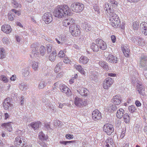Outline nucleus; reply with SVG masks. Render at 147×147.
<instances>
[{"label":"nucleus","mask_w":147,"mask_h":147,"mask_svg":"<svg viewBox=\"0 0 147 147\" xmlns=\"http://www.w3.org/2000/svg\"><path fill=\"white\" fill-rule=\"evenodd\" d=\"M70 9L66 5H59L53 11L55 17L61 18L65 16H69L71 13Z\"/></svg>","instance_id":"nucleus-1"},{"label":"nucleus","mask_w":147,"mask_h":147,"mask_svg":"<svg viewBox=\"0 0 147 147\" xmlns=\"http://www.w3.org/2000/svg\"><path fill=\"white\" fill-rule=\"evenodd\" d=\"M109 12H107V15L109 17V24L113 27H119L120 24L119 19L117 15L114 12L113 9H109Z\"/></svg>","instance_id":"nucleus-2"},{"label":"nucleus","mask_w":147,"mask_h":147,"mask_svg":"<svg viewBox=\"0 0 147 147\" xmlns=\"http://www.w3.org/2000/svg\"><path fill=\"white\" fill-rule=\"evenodd\" d=\"M79 28V26L74 23L70 25L69 27V31L71 35L74 36H79L80 34Z\"/></svg>","instance_id":"nucleus-3"},{"label":"nucleus","mask_w":147,"mask_h":147,"mask_svg":"<svg viewBox=\"0 0 147 147\" xmlns=\"http://www.w3.org/2000/svg\"><path fill=\"white\" fill-rule=\"evenodd\" d=\"M84 5L83 4L78 2H75L72 3L70 6V8L72 10L76 12H79L83 9Z\"/></svg>","instance_id":"nucleus-4"},{"label":"nucleus","mask_w":147,"mask_h":147,"mask_svg":"<svg viewBox=\"0 0 147 147\" xmlns=\"http://www.w3.org/2000/svg\"><path fill=\"white\" fill-rule=\"evenodd\" d=\"M26 140L22 136H18L15 138L14 144L17 147H22L26 143Z\"/></svg>","instance_id":"nucleus-5"},{"label":"nucleus","mask_w":147,"mask_h":147,"mask_svg":"<svg viewBox=\"0 0 147 147\" xmlns=\"http://www.w3.org/2000/svg\"><path fill=\"white\" fill-rule=\"evenodd\" d=\"M103 131L108 135H110L113 132L114 129L113 125L109 124H105L103 127Z\"/></svg>","instance_id":"nucleus-6"},{"label":"nucleus","mask_w":147,"mask_h":147,"mask_svg":"<svg viewBox=\"0 0 147 147\" xmlns=\"http://www.w3.org/2000/svg\"><path fill=\"white\" fill-rule=\"evenodd\" d=\"M10 99L9 97L6 98L4 100L3 104V107L5 110L12 109L13 107V105L10 103Z\"/></svg>","instance_id":"nucleus-7"},{"label":"nucleus","mask_w":147,"mask_h":147,"mask_svg":"<svg viewBox=\"0 0 147 147\" xmlns=\"http://www.w3.org/2000/svg\"><path fill=\"white\" fill-rule=\"evenodd\" d=\"M42 19L46 24H49L53 20L52 15L50 12L46 13L42 16Z\"/></svg>","instance_id":"nucleus-8"},{"label":"nucleus","mask_w":147,"mask_h":147,"mask_svg":"<svg viewBox=\"0 0 147 147\" xmlns=\"http://www.w3.org/2000/svg\"><path fill=\"white\" fill-rule=\"evenodd\" d=\"M95 42L98 45L99 48L101 50H105L107 48L106 43L102 39H96Z\"/></svg>","instance_id":"nucleus-9"},{"label":"nucleus","mask_w":147,"mask_h":147,"mask_svg":"<svg viewBox=\"0 0 147 147\" xmlns=\"http://www.w3.org/2000/svg\"><path fill=\"white\" fill-rule=\"evenodd\" d=\"M59 88L62 92L65 93L67 96H69L71 94L70 90L64 84H60Z\"/></svg>","instance_id":"nucleus-10"},{"label":"nucleus","mask_w":147,"mask_h":147,"mask_svg":"<svg viewBox=\"0 0 147 147\" xmlns=\"http://www.w3.org/2000/svg\"><path fill=\"white\" fill-rule=\"evenodd\" d=\"M32 51V54L30 55L31 57L34 58L35 57H36L38 56L39 54L38 52V48L34 44H32L31 45Z\"/></svg>","instance_id":"nucleus-11"},{"label":"nucleus","mask_w":147,"mask_h":147,"mask_svg":"<svg viewBox=\"0 0 147 147\" xmlns=\"http://www.w3.org/2000/svg\"><path fill=\"white\" fill-rule=\"evenodd\" d=\"M74 103L75 105L78 107L85 106L87 104L86 101L83 100L78 97H76L75 98Z\"/></svg>","instance_id":"nucleus-12"},{"label":"nucleus","mask_w":147,"mask_h":147,"mask_svg":"<svg viewBox=\"0 0 147 147\" xmlns=\"http://www.w3.org/2000/svg\"><path fill=\"white\" fill-rule=\"evenodd\" d=\"M113 83V80L111 78H107L104 82L103 87L105 89H107Z\"/></svg>","instance_id":"nucleus-13"},{"label":"nucleus","mask_w":147,"mask_h":147,"mask_svg":"<svg viewBox=\"0 0 147 147\" xmlns=\"http://www.w3.org/2000/svg\"><path fill=\"white\" fill-rule=\"evenodd\" d=\"M92 115L93 119L95 121L98 120L101 118V113L97 109L92 112Z\"/></svg>","instance_id":"nucleus-14"},{"label":"nucleus","mask_w":147,"mask_h":147,"mask_svg":"<svg viewBox=\"0 0 147 147\" xmlns=\"http://www.w3.org/2000/svg\"><path fill=\"white\" fill-rule=\"evenodd\" d=\"M140 65L142 67L147 66V56L142 55L140 57Z\"/></svg>","instance_id":"nucleus-15"},{"label":"nucleus","mask_w":147,"mask_h":147,"mask_svg":"<svg viewBox=\"0 0 147 147\" xmlns=\"http://www.w3.org/2000/svg\"><path fill=\"white\" fill-rule=\"evenodd\" d=\"M137 90L140 94L143 96L145 95L144 87L141 83H138L137 85Z\"/></svg>","instance_id":"nucleus-16"},{"label":"nucleus","mask_w":147,"mask_h":147,"mask_svg":"<svg viewBox=\"0 0 147 147\" xmlns=\"http://www.w3.org/2000/svg\"><path fill=\"white\" fill-rule=\"evenodd\" d=\"M63 24L65 27H67L69 25L74 23V19L70 18H69L63 20Z\"/></svg>","instance_id":"nucleus-17"},{"label":"nucleus","mask_w":147,"mask_h":147,"mask_svg":"<svg viewBox=\"0 0 147 147\" xmlns=\"http://www.w3.org/2000/svg\"><path fill=\"white\" fill-rule=\"evenodd\" d=\"M141 30L143 34L145 35H147V23L143 22H142L140 25Z\"/></svg>","instance_id":"nucleus-18"},{"label":"nucleus","mask_w":147,"mask_h":147,"mask_svg":"<svg viewBox=\"0 0 147 147\" xmlns=\"http://www.w3.org/2000/svg\"><path fill=\"white\" fill-rule=\"evenodd\" d=\"M77 91L80 94L83 96H86L88 92L87 89L83 87H79Z\"/></svg>","instance_id":"nucleus-19"},{"label":"nucleus","mask_w":147,"mask_h":147,"mask_svg":"<svg viewBox=\"0 0 147 147\" xmlns=\"http://www.w3.org/2000/svg\"><path fill=\"white\" fill-rule=\"evenodd\" d=\"M1 30L6 34H9L11 32V29L9 25L5 24L2 26Z\"/></svg>","instance_id":"nucleus-20"},{"label":"nucleus","mask_w":147,"mask_h":147,"mask_svg":"<svg viewBox=\"0 0 147 147\" xmlns=\"http://www.w3.org/2000/svg\"><path fill=\"white\" fill-rule=\"evenodd\" d=\"M11 122L4 123L1 124L2 127L4 129H7L8 131L10 132L12 130Z\"/></svg>","instance_id":"nucleus-21"},{"label":"nucleus","mask_w":147,"mask_h":147,"mask_svg":"<svg viewBox=\"0 0 147 147\" xmlns=\"http://www.w3.org/2000/svg\"><path fill=\"white\" fill-rule=\"evenodd\" d=\"M123 52L125 57H128L129 56V47L126 45L122 46V47Z\"/></svg>","instance_id":"nucleus-22"},{"label":"nucleus","mask_w":147,"mask_h":147,"mask_svg":"<svg viewBox=\"0 0 147 147\" xmlns=\"http://www.w3.org/2000/svg\"><path fill=\"white\" fill-rule=\"evenodd\" d=\"M112 100L115 105H119L121 102V97L120 96L116 95L113 97Z\"/></svg>","instance_id":"nucleus-23"},{"label":"nucleus","mask_w":147,"mask_h":147,"mask_svg":"<svg viewBox=\"0 0 147 147\" xmlns=\"http://www.w3.org/2000/svg\"><path fill=\"white\" fill-rule=\"evenodd\" d=\"M82 26L86 32H88L92 29V27L91 25L88 22L84 23L83 24Z\"/></svg>","instance_id":"nucleus-24"},{"label":"nucleus","mask_w":147,"mask_h":147,"mask_svg":"<svg viewBox=\"0 0 147 147\" xmlns=\"http://www.w3.org/2000/svg\"><path fill=\"white\" fill-rule=\"evenodd\" d=\"M137 40L136 45L141 46L144 45V38L139 36L137 37Z\"/></svg>","instance_id":"nucleus-25"},{"label":"nucleus","mask_w":147,"mask_h":147,"mask_svg":"<svg viewBox=\"0 0 147 147\" xmlns=\"http://www.w3.org/2000/svg\"><path fill=\"white\" fill-rule=\"evenodd\" d=\"M107 61L111 63H116L117 61V57L111 55H110L109 57H108V59H107Z\"/></svg>","instance_id":"nucleus-26"},{"label":"nucleus","mask_w":147,"mask_h":147,"mask_svg":"<svg viewBox=\"0 0 147 147\" xmlns=\"http://www.w3.org/2000/svg\"><path fill=\"white\" fill-rule=\"evenodd\" d=\"M99 65L104 69L108 70L109 69V67L106 61H101L98 62Z\"/></svg>","instance_id":"nucleus-27"},{"label":"nucleus","mask_w":147,"mask_h":147,"mask_svg":"<svg viewBox=\"0 0 147 147\" xmlns=\"http://www.w3.org/2000/svg\"><path fill=\"white\" fill-rule=\"evenodd\" d=\"M89 59L87 57L84 56H82L79 59L80 63L84 64H86L88 61Z\"/></svg>","instance_id":"nucleus-28"},{"label":"nucleus","mask_w":147,"mask_h":147,"mask_svg":"<svg viewBox=\"0 0 147 147\" xmlns=\"http://www.w3.org/2000/svg\"><path fill=\"white\" fill-rule=\"evenodd\" d=\"M90 48L94 52H97L99 49L98 45L96 43H92L90 45Z\"/></svg>","instance_id":"nucleus-29"},{"label":"nucleus","mask_w":147,"mask_h":147,"mask_svg":"<svg viewBox=\"0 0 147 147\" xmlns=\"http://www.w3.org/2000/svg\"><path fill=\"white\" fill-rule=\"evenodd\" d=\"M124 112V111L123 109H119L117 112V117L119 118H121L123 116Z\"/></svg>","instance_id":"nucleus-30"},{"label":"nucleus","mask_w":147,"mask_h":147,"mask_svg":"<svg viewBox=\"0 0 147 147\" xmlns=\"http://www.w3.org/2000/svg\"><path fill=\"white\" fill-rule=\"evenodd\" d=\"M56 56V53L55 51H53L52 53L49 55V60L51 61H54L55 59Z\"/></svg>","instance_id":"nucleus-31"},{"label":"nucleus","mask_w":147,"mask_h":147,"mask_svg":"<svg viewBox=\"0 0 147 147\" xmlns=\"http://www.w3.org/2000/svg\"><path fill=\"white\" fill-rule=\"evenodd\" d=\"M40 124V122L39 121L36 122H32L31 123L30 125L31 127L34 130H36L39 127Z\"/></svg>","instance_id":"nucleus-32"},{"label":"nucleus","mask_w":147,"mask_h":147,"mask_svg":"<svg viewBox=\"0 0 147 147\" xmlns=\"http://www.w3.org/2000/svg\"><path fill=\"white\" fill-rule=\"evenodd\" d=\"M106 144H105L106 146L107 147H110L112 145L113 146L112 144L113 143V140L112 138H109L106 141Z\"/></svg>","instance_id":"nucleus-33"},{"label":"nucleus","mask_w":147,"mask_h":147,"mask_svg":"<svg viewBox=\"0 0 147 147\" xmlns=\"http://www.w3.org/2000/svg\"><path fill=\"white\" fill-rule=\"evenodd\" d=\"M130 119V117L128 113H126L124 114L123 116V119L125 123H129Z\"/></svg>","instance_id":"nucleus-34"},{"label":"nucleus","mask_w":147,"mask_h":147,"mask_svg":"<svg viewBox=\"0 0 147 147\" xmlns=\"http://www.w3.org/2000/svg\"><path fill=\"white\" fill-rule=\"evenodd\" d=\"M74 67L81 74H84L85 72L81 65H74Z\"/></svg>","instance_id":"nucleus-35"},{"label":"nucleus","mask_w":147,"mask_h":147,"mask_svg":"<svg viewBox=\"0 0 147 147\" xmlns=\"http://www.w3.org/2000/svg\"><path fill=\"white\" fill-rule=\"evenodd\" d=\"M22 76L24 77H27L29 74V69L28 68H26L23 69L22 71Z\"/></svg>","instance_id":"nucleus-36"},{"label":"nucleus","mask_w":147,"mask_h":147,"mask_svg":"<svg viewBox=\"0 0 147 147\" xmlns=\"http://www.w3.org/2000/svg\"><path fill=\"white\" fill-rule=\"evenodd\" d=\"M90 78L91 80H94L95 82H97L98 80L97 76L93 72L90 76Z\"/></svg>","instance_id":"nucleus-37"},{"label":"nucleus","mask_w":147,"mask_h":147,"mask_svg":"<svg viewBox=\"0 0 147 147\" xmlns=\"http://www.w3.org/2000/svg\"><path fill=\"white\" fill-rule=\"evenodd\" d=\"M11 4L12 6L14 8H17L18 7H21V4L20 3H18L15 0H12L11 1Z\"/></svg>","instance_id":"nucleus-38"},{"label":"nucleus","mask_w":147,"mask_h":147,"mask_svg":"<svg viewBox=\"0 0 147 147\" xmlns=\"http://www.w3.org/2000/svg\"><path fill=\"white\" fill-rule=\"evenodd\" d=\"M109 4L111 6H112L113 7L115 8L117 7L118 3L117 1L114 0H109Z\"/></svg>","instance_id":"nucleus-39"},{"label":"nucleus","mask_w":147,"mask_h":147,"mask_svg":"<svg viewBox=\"0 0 147 147\" xmlns=\"http://www.w3.org/2000/svg\"><path fill=\"white\" fill-rule=\"evenodd\" d=\"M109 8L113 9L111 7V6L109 7V3H107L105 4L104 5V9L105 11V13L107 14H108L107 12H109Z\"/></svg>","instance_id":"nucleus-40"},{"label":"nucleus","mask_w":147,"mask_h":147,"mask_svg":"<svg viewBox=\"0 0 147 147\" xmlns=\"http://www.w3.org/2000/svg\"><path fill=\"white\" fill-rule=\"evenodd\" d=\"M139 26V24L138 22L135 21L133 22V28L134 30H138Z\"/></svg>","instance_id":"nucleus-41"},{"label":"nucleus","mask_w":147,"mask_h":147,"mask_svg":"<svg viewBox=\"0 0 147 147\" xmlns=\"http://www.w3.org/2000/svg\"><path fill=\"white\" fill-rule=\"evenodd\" d=\"M39 138L41 140H46L47 138L45 134L42 132H40L39 134Z\"/></svg>","instance_id":"nucleus-42"},{"label":"nucleus","mask_w":147,"mask_h":147,"mask_svg":"<svg viewBox=\"0 0 147 147\" xmlns=\"http://www.w3.org/2000/svg\"><path fill=\"white\" fill-rule=\"evenodd\" d=\"M32 68L35 70L36 71L38 69V63L35 61H32Z\"/></svg>","instance_id":"nucleus-43"},{"label":"nucleus","mask_w":147,"mask_h":147,"mask_svg":"<svg viewBox=\"0 0 147 147\" xmlns=\"http://www.w3.org/2000/svg\"><path fill=\"white\" fill-rule=\"evenodd\" d=\"M0 80L5 83H6L8 81V79L5 76L2 75L0 76Z\"/></svg>","instance_id":"nucleus-44"},{"label":"nucleus","mask_w":147,"mask_h":147,"mask_svg":"<svg viewBox=\"0 0 147 147\" xmlns=\"http://www.w3.org/2000/svg\"><path fill=\"white\" fill-rule=\"evenodd\" d=\"M128 110L130 112L133 113L136 110V108L135 106L132 105L129 107Z\"/></svg>","instance_id":"nucleus-45"},{"label":"nucleus","mask_w":147,"mask_h":147,"mask_svg":"<svg viewBox=\"0 0 147 147\" xmlns=\"http://www.w3.org/2000/svg\"><path fill=\"white\" fill-rule=\"evenodd\" d=\"M47 50L48 53H50L53 50L52 45L51 44H47Z\"/></svg>","instance_id":"nucleus-46"},{"label":"nucleus","mask_w":147,"mask_h":147,"mask_svg":"<svg viewBox=\"0 0 147 147\" xmlns=\"http://www.w3.org/2000/svg\"><path fill=\"white\" fill-rule=\"evenodd\" d=\"M45 86V82L44 81H42L39 84L38 88L39 89H40L43 88Z\"/></svg>","instance_id":"nucleus-47"},{"label":"nucleus","mask_w":147,"mask_h":147,"mask_svg":"<svg viewBox=\"0 0 147 147\" xmlns=\"http://www.w3.org/2000/svg\"><path fill=\"white\" fill-rule=\"evenodd\" d=\"M5 53L4 50L2 49H0V59H2L5 57Z\"/></svg>","instance_id":"nucleus-48"},{"label":"nucleus","mask_w":147,"mask_h":147,"mask_svg":"<svg viewBox=\"0 0 147 147\" xmlns=\"http://www.w3.org/2000/svg\"><path fill=\"white\" fill-rule=\"evenodd\" d=\"M48 107L52 112H56V108L55 106V105L53 106L51 104H49L48 105Z\"/></svg>","instance_id":"nucleus-49"},{"label":"nucleus","mask_w":147,"mask_h":147,"mask_svg":"<svg viewBox=\"0 0 147 147\" xmlns=\"http://www.w3.org/2000/svg\"><path fill=\"white\" fill-rule=\"evenodd\" d=\"M46 51L45 47L43 46H41L40 49V52L42 55H43L45 52Z\"/></svg>","instance_id":"nucleus-50"},{"label":"nucleus","mask_w":147,"mask_h":147,"mask_svg":"<svg viewBox=\"0 0 147 147\" xmlns=\"http://www.w3.org/2000/svg\"><path fill=\"white\" fill-rule=\"evenodd\" d=\"M2 41L6 45H8L9 42V39L7 37H4L2 39Z\"/></svg>","instance_id":"nucleus-51"},{"label":"nucleus","mask_w":147,"mask_h":147,"mask_svg":"<svg viewBox=\"0 0 147 147\" xmlns=\"http://www.w3.org/2000/svg\"><path fill=\"white\" fill-rule=\"evenodd\" d=\"M57 56L59 57L63 58L65 56L64 52L62 51H60L57 55Z\"/></svg>","instance_id":"nucleus-52"},{"label":"nucleus","mask_w":147,"mask_h":147,"mask_svg":"<svg viewBox=\"0 0 147 147\" xmlns=\"http://www.w3.org/2000/svg\"><path fill=\"white\" fill-rule=\"evenodd\" d=\"M94 9L96 14H99L100 13L99 7L96 5L94 7Z\"/></svg>","instance_id":"nucleus-53"},{"label":"nucleus","mask_w":147,"mask_h":147,"mask_svg":"<svg viewBox=\"0 0 147 147\" xmlns=\"http://www.w3.org/2000/svg\"><path fill=\"white\" fill-rule=\"evenodd\" d=\"M74 142V141H60V143L61 144L66 145L68 143H73Z\"/></svg>","instance_id":"nucleus-54"},{"label":"nucleus","mask_w":147,"mask_h":147,"mask_svg":"<svg viewBox=\"0 0 147 147\" xmlns=\"http://www.w3.org/2000/svg\"><path fill=\"white\" fill-rule=\"evenodd\" d=\"M15 17V16L14 15H13V13H11V14L9 13L8 16V18L9 20L12 21L14 20V18Z\"/></svg>","instance_id":"nucleus-55"},{"label":"nucleus","mask_w":147,"mask_h":147,"mask_svg":"<svg viewBox=\"0 0 147 147\" xmlns=\"http://www.w3.org/2000/svg\"><path fill=\"white\" fill-rule=\"evenodd\" d=\"M64 59L63 60V62L66 64H68L70 63V60L68 59V58L66 56H65Z\"/></svg>","instance_id":"nucleus-56"},{"label":"nucleus","mask_w":147,"mask_h":147,"mask_svg":"<svg viewBox=\"0 0 147 147\" xmlns=\"http://www.w3.org/2000/svg\"><path fill=\"white\" fill-rule=\"evenodd\" d=\"M130 40H132L134 43L136 44L137 42V37L132 36L130 38Z\"/></svg>","instance_id":"nucleus-57"},{"label":"nucleus","mask_w":147,"mask_h":147,"mask_svg":"<svg viewBox=\"0 0 147 147\" xmlns=\"http://www.w3.org/2000/svg\"><path fill=\"white\" fill-rule=\"evenodd\" d=\"M60 121L59 120H56L54 121V122H53V124L55 126H59L60 124Z\"/></svg>","instance_id":"nucleus-58"},{"label":"nucleus","mask_w":147,"mask_h":147,"mask_svg":"<svg viewBox=\"0 0 147 147\" xmlns=\"http://www.w3.org/2000/svg\"><path fill=\"white\" fill-rule=\"evenodd\" d=\"M66 137L67 138L69 139H71L74 138V136L73 135L67 134L66 135Z\"/></svg>","instance_id":"nucleus-59"},{"label":"nucleus","mask_w":147,"mask_h":147,"mask_svg":"<svg viewBox=\"0 0 147 147\" xmlns=\"http://www.w3.org/2000/svg\"><path fill=\"white\" fill-rule=\"evenodd\" d=\"M20 88L22 90H24L26 89V86L24 84H21L19 86Z\"/></svg>","instance_id":"nucleus-60"},{"label":"nucleus","mask_w":147,"mask_h":147,"mask_svg":"<svg viewBox=\"0 0 147 147\" xmlns=\"http://www.w3.org/2000/svg\"><path fill=\"white\" fill-rule=\"evenodd\" d=\"M109 52H105L104 54V56L105 57V58L107 60V59H108V57H109L110 56V55H111Z\"/></svg>","instance_id":"nucleus-61"},{"label":"nucleus","mask_w":147,"mask_h":147,"mask_svg":"<svg viewBox=\"0 0 147 147\" xmlns=\"http://www.w3.org/2000/svg\"><path fill=\"white\" fill-rule=\"evenodd\" d=\"M110 108L113 111H114L117 109V106L115 105H114L111 106L110 107Z\"/></svg>","instance_id":"nucleus-62"},{"label":"nucleus","mask_w":147,"mask_h":147,"mask_svg":"<svg viewBox=\"0 0 147 147\" xmlns=\"http://www.w3.org/2000/svg\"><path fill=\"white\" fill-rule=\"evenodd\" d=\"M136 105L137 107H140L141 105V103L138 100H136L135 102Z\"/></svg>","instance_id":"nucleus-63"},{"label":"nucleus","mask_w":147,"mask_h":147,"mask_svg":"<svg viewBox=\"0 0 147 147\" xmlns=\"http://www.w3.org/2000/svg\"><path fill=\"white\" fill-rule=\"evenodd\" d=\"M60 66H56L54 69L56 73H57L59 71V70L60 69Z\"/></svg>","instance_id":"nucleus-64"}]
</instances>
